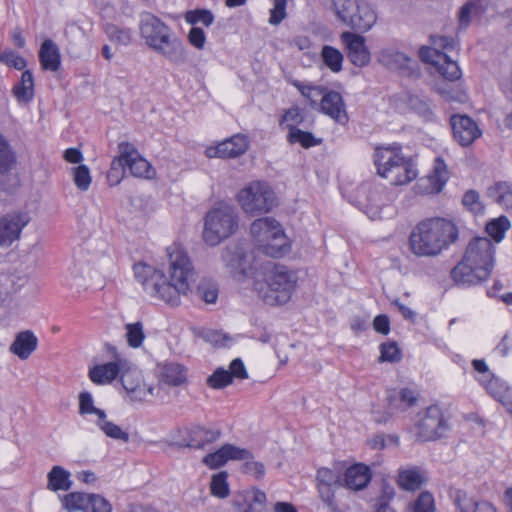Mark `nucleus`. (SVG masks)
<instances>
[{"label": "nucleus", "instance_id": "nucleus-1", "mask_svg": "<svg viewBox=\"0 0 512 512\" xmlns=\"http://www.w3.org/2000/svg\"><path fill=\"white\" fill-rule=\"evenodd\" d=\"M169 278L155 267L146 263L133 266L134 276L145 293L153 299L177 307L181 296L190 291V281L194 277V267L187 252L180 244L174 243L167 248Z\"/></svg>", "mask_w": 512, "mask_h": 512}, {"label": "nucleus", "instance_id": "nucleus-2", "mask_svg": "<svg viewBox=\"0 0 512 512\" xmlns=\"http://www.w3.org/2000/svg\"><path fill=\"white\" fill-rule=\"evenodd\" d=\"M459 238L456 224L446 218L433 217L420 221L409 236L411 252L418 257H435Z\"/></svg>", "mask_w": 512, "mask_h": 512}, {"label": "nucleus", "instance_id": "nucleus-3", "mask_svg": "<svg viewBox=\"0 0 512 512\" xmlns=\"http://www.w3.org/2000/svg\"><path fill=\"white\" fill-rule=\"evenodd\" d=\"M495 247L487 237L473 238L462 260L452 269L453 281L462 286L477 285L486 281L494 268Z\"/></svg>", "mask_w": 512, "mask_h": 512}, {"label": "nucleus", "instance_id": "nucleus-4", "mask_svg": "<svg viewBox=\"0 0 512 512\" xmlns=\"http://www.w3.org/2000/svg\"><path fill=\"white\" fill-rule=\"evenodd\" d=\"M139 31L145 44L175 65L188 59L183 41L160 18L150 12L140 14Z\"/></svg>", "mask_w": 512, "mask_h": 512}, {"label": "nucleus", "instance_id": "nucleus-5", "mask_svg": "<svg viewBox=\"0 0 512 512\" xmlns=\"http://www.w3.org/2000/svg\"><path fill=\"white\" fill-rule=\"evenodd\" d=\"M296 283V275L286 266L268 263L264 282L256 281L254 289L264 303L282 305L291 299Z\"/></svg>", "mask_w": 512, "mask_h": 512}, {"label": "nucleus", "instance_id": "nucleus-6", "mask_svg": "<svg viewBox=\"0 0 512 512\" xmlns=\"http://www.w3.org/2000/svg\"><path fill=\"white\" fill-rule=\"evenodd\" d=\"M250 233L257 249L267 256L278 258L289 251L287 237L280 223L272 217L254 220L250 226Z\"/></svg>", "mask_w": 512, "mask_h": 512}, {"label": "nucleus", "instance_id": "nucleus-7", "mask_svg": "<svg viewBox=\"0 0 512 512\" xmlns=\"http://www.w3.org/2000/svg\"><path fill=\"white\" fill-rule=\"evenodd\" d=\"M238 229L235 209L224 202L212 207L204 217L203 239L210 246H216L232 236Z\"/></svg>", "mask_w": 512, "mask_h": 512}, {"label": "nucleus", "instance_id": "nucleus-8", "mask_svg": "<svg viewBox=\"0 0 512 512\" xmlns=\"http://www.w3.org/2000/svg\"><path fill=\"white\" fill-rule=\"evenodd\" d=\"M119 155L112 160L108 179L118 178L125 167L130 170L131 175L138 178L152 179L155 176V170L151 164L144 159L135 146L128 142L118 144ZM119 183L116 179L115 184Z\"/></svg>", "mask_w": 512, "mask_h": 512}, {"label": "nucleus", "instance_id": "nucleus-9", "mask_svg": "<svg viewBox=\"0 0 512 512\" xmlns=\"http://www.w3.org/2000/svg\"><path fill=\"white\" fill-rule=\"evenodd\" d=\"M337 17L351 29L366 32L377 21V15L371 5L366 1L344 0L338 4L332 0Z\"/></svg>", "mask_w": 512, "mask_h": 512}, {"label": "nucleus", "instance_id": "nucleus-10", "mask_svg": "<svg viewBox=\"0 0 512 512\" xmlns=\"http://www.w3.org/2000/svg\"><path fill=\"white\" fill-rule=\"evenodd\" d=\"M221 260L236 280L253 275L257 269L254 251L249 250L243 242H233L227 245L222 250Z\"/></svg>", "mask_w": 512, "mask_h": 512}, {"label": "nucleus", "instance_id": "nucleus-11", "mask_svg": "<svg viewBox=\"0 0 512 512\" xmlns=\"http://www.w3.org/2000/svg\"><path fill=\"white\" fill-rule=\"evenodd\" d=\"M242 209L251 215L267 213L276 205V197L265 182H252L238 193Z\"/></svg>", "mask_w": 512, "mask_h": 512}, {"label": "nucleus", "instance_id": "nucleus-12", "mask_svg": "<svg viewBox=\"0 0 512 512\" xmlns=\"http://www.w3.org/2000/svg\"><path fill=\"white\" fill-rule=\"evenodd\" d=\"M416 438L420 442L436 441L448 430V423L438 405L426 408L416 424Z\"/></svg>", "mask_w": 512, "mask_h": 512}, {"label": "nucleus", "instance_id": "nucleus-13", "mask_svg": "<svg viewBox=\"0 0 512 512\" xmlns=\"http://www.w3.org/2000/svg\"><path fill=\"white\" fill-rule=\"evenodd\" d=\"M343 487L340 469L321 467L316 474V488L319 498L330 512H344L336 499V489Z\"/></svg>", "mask_w": 512, "mask_h": 512}, {"label": "nucleus", "instance_id": "nucleus-14", "mask_svg": "<svg viewBox=\"0 0 512 512\" xmlns=\"http://www.w3.org/2000/svg\"><path fill=\"white\" fill-rule=\"evenodd\" d=\"M181 438L176 443L178 447L203 449L206 445L217 441L221 436V431L216 428H207L200 425H194L180 431Z\"/></svg>", "mask_w": 512, "mask_h": 512}, {"label": "nucleus", "instance_id": "nucleus-15", "mask_svg": "<svg viewBox=\"0 0 512 512\" xmlns=\"http://www.w3.org/2000/svg\"><path fill=\"white\" fill-rule=\"evenodd\" d=\"M30 222L26 212H12L0 218V246H10L20 238L23 228Z\"/></svg>", "mask_w": 512, "mask_h": 512}, {"label": "nucleus", "instance_id": "nucleus-16", "mask_svg": "<svg viewBox=\"0 0 512 512\" xmlns=\"http://www.w3.org/2000/svg\"><path fill=\"white\" fill-rule=\"evenodd\" d=\"M340 39L347 50V57L356 67H365L371 61V53L362 35L345 31Z\"/></svg>", "mask_w": 512, "mask_h": 512}, {"label": "nucleus", "instance_id": "nucleus-17", "mask_svg": "<svg viewBox=\"0 0 512 512\" xmlns=\"http://www.w3.org/2000/svg\"><path fill=\"white\" fill-rule=\"evenodd\" d=\"M450 124L454 139L463 147H468L482 135L478 124L467 115H452Z\"/></svg>", "mask_w": 512, "mask_h": 512}, {"label": "nucleus", "instance_id": "nucleus-18", "mask_svg": "<svg viewBox=\"0 0 512 512\" xmlns=\"http://www.w3.org/2000/svg\"><path fill=\"white\" fill-rule=\"evenodd\" d=\"M249 147L248 138L242 134H236L216 146H209L205 150L208 158H236L244 154Z\"/></svg>", "mask_w": 512, "mask_h": 512}, {"label": "nucleus", "instance_id": "nucleus-19", "mask_svg": "<svg viewBox=\"0 0 512 512\" xmlns=\"http://www.w3.org/2000/svg\"><path fill=\"white\" fill-rule=\"evenodd\" d=\"M126 368H128L127 360L116 354L113 361L91 367L88 375L93 383L102 385L111 383Z\"/></svg>", "mask_w": 512, "mask_h": 512}, {"label": "nucleus", "instance_id": "nucleus-20", "mask_svg": "<svg viewBox=\"0 0 512 512\" xmlns=\"http://www.w3.org/2000/svg\"><path fill=\"white\" fill-rule=\"evenodd\" d=\"M321 95V111L340 124L347 123L348 115L341 94L325 89Z\"/></svg>", "mask_w": 512, "mask_h": 512}, {"label": "nucleus", "instance_id": "nucleus-21", "mask_svg": "<svg viewBox=\"0 0 512 512\" xmlns=\"http://www.w3.org/2000/svg\"><path fill=\"white\" fill-rule=\"evenodd\" d=\"M267 502L266 493L257 487L247 489L233 499V505L236 508L245 504L242 512H265Z\"/></svg>", "mask_w": 512, "mask_h": 512}, {"label": "nucleus", "instance_id": "nucleus-22", "mask_svg": "<svg viewBox=\"0 0 512 512\" xmlns=\"http://www.w3.org/2000/svg\"><path fill=\"white\" fill-rule=\"evenodd\" d=\"M372 478L370 468L362 463L354 464L346 469L343 487L349 490L360 491L367 487Z\"/></svg>", "mask_w": 512, "mask_h": 512}, {"label": "nucleus", "instance_id": "nucleus-23", "mask_svg": "<svg viewBox=\"0 0 512 512\" xmlns=\"http://www.w3.org/2000/svg\"><path fill=\"white\" fill-rule=\"evenodd\" d=\"M404 156L398 147H378L374 153V164L381 177L390 176L389 170L397 165Z\"/></svg>", "mask_w": 512, "mask_h": 512}, {"label": "nucleus", "instance_id": "nucleus-24", "mask_svg": "<svg viewBox=\"0 0 512 512\" xmlns=\"http://www.w3.org/2000/svg\"><path fill=\"white\" fill-rule=\"evenodd\" d=\"M479 382L495 400L502 403L504 406L512 404V388H510L505 381L494 375H486L482 376Z\"/></svg>", "mask_w": 512, "mask_h": 512}, {"label": "nucleus", "instance_id": "nucleus-25", "mask_svg": "<svg viewBox=\"0 0 512 512\" xmlns=\"http://www.w3.org/2000/svg\"><path fill=\"white\" fill-rule=\"evenodd\" d=\"M486 196L508 213H512V184L509 182L498 181L493 183L487 188Z\"/></svg>", "mask_w": 512, "mask_h": 512}, {"label": "nucleus", "instance_id": "nucleus-26", "mask_svg": "<svg viewBox=\"0 0 512 512\" xmlns=\"http://www.w3.org/2000/svg\"><path fill=\"white\" fill-rule=\"evenodd\" d=\"M38 339L33 332L27 330L18 333L10 345V352L25 360L36 350Z\"/></svg>", "mask_w": 512, "mask_h": 512}, {"label": "nucleus", "instance_id": "nucleus-27", "mask_svg": "<svg viewBox=\"0 0 512 512\" xmlns=\"http://www.w3.org/2000/svg\"><path fill=\"white\" fill-rule=\"evenodd\" d=\"M390 176H385L393 185H405L417 177V170L411 160L403 157L401 161L389 170Z\"/></svg>", "mask_w": 512, "mask_h": 512}, {"label": "nucleus", "instance_id": "nucleus-28", "mask_svg": "<svg viewBox=\"0 0 512 512\" xmlns=\"http://www.w3.org/2000/svg\"><path fill=\"white\" fill-rule=\"evenodd\" d=\"M39 60L44 70L55 72L60 68V52L57 45L51 39H46L41 44Z\"/></svg>", "mask_w": 512, "mask_h": 512}, {"label": "nucleus", "instance_id": "nucleus-29", "mask_svg": "<svg viewBox=\"0 0 512 512\" xmlns=\"http://www.w3.org/2000/svg\"><path fill=\"white\" fill-rule=\"evenodd\" d=\"M161 382L178 387L187 383V369L179 363H166L161 369Z\"/></svg>", "mask_w": 512, "mask_h": 512}, {"label": "nucleus", "instance_id": "nucleus-30", "mask_svg": "<svg viewBox=\"0 0 512 512\" xmlns=\"http://www.w3.org/2000/svg\"><path fill=\"white\" fill-rule=\"evenodd\" d=\"M12 94L19 103H29L34 97V78L32 72L25 70L22 72L20 81L12 88Z\"/></svg>", "mask_w": 512, "mask_h": 512}, {"label": "nucleus", "instance_id": "nucleus-31", "mask_svg": "<svg viewBox=\"0 0 512 512\" xmlns=\"http://www.w3.org/2000/svg\"><path fill=\"white\" fill-rule=\"evenodd\" d=\"M70 472L61 466H53L47 475V488L51 491H68L72 487Z\"/></svg>", "mask_w": 512, "mask_h": 512}, {"label": "nucleus", "instance_id": "nucleus-32", "mask_svg": "<svg viewBox=\"0 0 512 512\" xmlns=\"http://www.w3.org/2000/svg\"><path fill=\"white\" fill-rule=\"evenodd\" d=\"M417 400L414 391L408 388H403L399 392H393L387 397L389 408L396 411H404L414 406Z\"/></svg>", "mask_w": 512, "mask_h": 512}, {"label": "nucleus", "instance_id": "nucleus-33", "mask_svg": "<svg viewBox=\"0 0 512 512\" xmlns=\"http://www.w3.org/2000/svg\"><path fill=\"white\" fill-rule=\"evenodd\" d=\"M424 479L417 467L400 469L398 472L397 483L399 487L406 491H416L420 489Z\"/></svg>", "mask_w": 512, "mask_h": 512}, {"label": "nucleus", "instance_id": "nucleus-34", "mask_svg": "<svg viewBox=\"0 0 512 512\" xmlns=\"http://www.w3.org/2000/svg\"><path fill=\"white\" fill-rule=\"evenodd\" d=\"M121 383L127 393L131 394L136 399L145 397L146 388L141 383L140 377L137 373L128 371L127 368L121 371Z\"/></svg>", "mask_w": 512, "mask_h": 512}, {"label": "nucleus", "instance_id": "nucleus-35", "mask_svg": "<svg viewBox=\"0 0 512 512\" xmlns=\"http://www.w3.org/2000/svg\"><path fill=\"white\" fill-rule=\"evenodd\" d=\"M96 425L99 429L109 438L120 440L123 442L129 441V433L123 431L118 425L107 420L105 412H99V417L96 420Z\"/></svg>", "mask_w": 512, "mask_h": 512}, {"label": "nucleus", "instance_id": "nucleus-36", "mask_svg": "<svg viewBox=\"0 0 512 512\" xmlns=\"http://www.w3.org/2000/svg\"><path fill=\"white\" fill-rule=\"evenodd\" d=\"M448 178L447 165L442 158L437 157L434 161L432 173L428 176L429 182L433 185L431 191L441 192Z\"/></svg>", "mask_w": 512, "mask_h": 512}, {"label": "nucleus", "instance_id": "nucleus-37", "mask_svg": "<svg viewBox=\"0 0 512 512\" xmlns=\"http://www.w3.org/2000/svg\"><path fill=\"white\" fill-rule=\"evenodd\" d=\"M104 32L112 43L122 46H128L132 43L133 32L130 28L108 23L104 27Z\"/></svg>", "mask_w": 512, "mask_h": 512}, {"label": "nucleus", "instance_id": "nucleus-38", "mask_svg": "<svg viewBox=\"0 0 512 512\" xmlns=\"http://www.w3.org/2000/svg\"><path fill=\"white\" fill-rule=\"evenodd\" d=\"M90 495L81 492H71L62 498V504L66 511L75 512L83 510L89 512Z\"/></svg>", "mask_w": 512, "mask_h": 512}, {"label": "nucleus", "instance_id": "nucleus-39", "mask_svg": "<svg viewBox=\"0 0 512 512\" xmlns=\"http://www.w3.org/2000/svg\"><path fill=\"white\" fill-rule=\"evenodd\" d=\"M320 55L323 63L330 71L338 73L342 70L344 56L340 50L330 45H324Z\"/></svg>", "mask_w": 512, "mask_h": 512}, {"label": "nucleus", "instance_id": "nucleus-40", "mask_svg": "<svg viewBox=\"0 0 512 512\" xmlns=\"http://www.w3.org/2000/svg\"><path fill=\"white\" fill-rule=\"evenodd\" d=\"M16 164V155L8 140L0 133V175L9 172Z\"/></svg>", "mask_w": 512, "mask_h": 512}, {"label": "nucleus", "instance_id": "nucleus-41", "mask_svg": "<svg viewBox=\"0 0 512 512\" xmlns=\"http://www.w3.org/2000/svg\"><path fill=\"white\" fill-rule=\"evenodd\" d=\"M409 60L406 54L392 49L382 50L379 54V62L389 69H400Z\"/></svg>", "mask_w": 512, "mask_h": 512}, {"label": "nucleus", "instance_id": "nucleus-42", "mask_svg": "<svg viewBox=\"0 0 512 512\" xmlns=\"http://www.w3.org/2000/svg\"><path fill=\"white\" fill-rule=\"evenodd\" d=\"M196 294L206 304H214L218 299L219 288L213 280L202 279L198 283Z\"/></svg>", "mask_w": 512, "mask_h": 512}, {"label": "nucleus", "instance_id": "nucleus-43", "mask_svg": "<svg viewBox=\"0 0 512 512\" xmlns=\"http://www.w3.org/2000/svg\"><path fill=\"white\" fill-rule=\"evenodd\" d=\"M510 221L504 215L499 216L486 224L485 230L487 234L493 238L496 243L503 240L506 231L510 228Z\"/></svg>", "mask_w": 512, "mask_h": 512}, {"label": "nucleus", "instance_id": "nucleus-44", "mask_svg": "<svg viewBox=\"0 0 512 512\" xmlns=\"http://www.w3.org/2000/svg\"><path fill=\"white\" fill-rule=\"evenodd\" d=\"M228 474L225 471H221L212 476L210 482L211 494L220 499L227 498L229 496V484L227 481Z\"/></svg>", "mask_w": 512, "mask_h": 512}, {"label": "nucleus", "instance_id": "nucleus-45", "mask_svg": "<svg viewBox=\"0 0 512 512\" xmlns=\"http://www.w3.org/2000/svg\"><path fill=\"white\" fill-rule=\"evenodd\" d=\"M288 141L291 144L299 143L306 149L321 143V139H316L311 132L299 128H291V132L288 133Z\"/></svg>", "mask_w": 512, "mask_h": 512}, {"label": "nucleus", "instance_id": "nucleus-46", "mask_svg": "<svg viewBox=\"0 0 512 512\" xmlns=\"http://www.w3.org/2000/svg\"><path fill=\"white\" fill-rule=\"evenodd\" d=\"M184 18L185 21L190 25L201 23L205 27L212 25L215 19L213 13L208 9L189 10L185 13Z\"/></svg>", "mask_w": 512, "mask_h": 512}, {"label": "nucleus", "instance_id": "nucleus-47", "mask_svg": "<svg viewBox=\"0 0 512 512\" xmlns=\"http://www.w3.org/2000/svg\"><path fill=\"white\" fill-rule=\"evenodd\" d=\"M125 329L128 345L132 348L140 347L145 339L143 324L140 321L129 323L126 324Z\"/></svg>", "mask_w": 512, "mask_h": 512}, {"label": "nucleus", "instance_id": "nucleus-48", "mask_svg": "<svg viewBox=\"0 0 512 512\" xmlns=\"http://www.w3.org/2000/svg\"><path fill=\"white\" fill-rule=\"evenodd\" d=\"M436 68L449 81H456L461 78L462 73L457 62L451 60L446 54L445 59H441L440 64H437Z\"/></svg>", "mask_w": 512, "mask_h": 512}, {"label": "nucleus", "instance_id": "nucleus-49", "mask_svg": "<svg viewBox=\"0 0 512 512\" xmlns=\"http://www.w3.org/2000/svg\"><path fill=\"white\" fill-rule=\"evenodd\" d=\"M71 172L76 187L81 191H87L92 181L89 168L86 165L80 164L72 168Z\"/></svg>", "mask_w": 512, "mask_h": 512}, {"label": "nucleus", "instance_id": "nucleus-50", "mask_svg": "<svg viewBox=\"0 0 512 512\" xmlns=\"http://www.w3.org/2000/svg\"><path fill=\"white\" fill-rule=\"evenodd\" d=\"M462 204L475 215L484 213V205L480 200V194L476 190L466 191L462 197Z\"/></svg>", "mask_w": 512, "mask_h": 512}, {"label": "nucleus", "instance_id": "nucleus-51", "mask_svg": "<svg viewBox=\"0 0 512 512\" xmlns=\"http://www.w3.org/2000/svg\"><path fill=\"white\" fill-rule=\"evenodd\" d=\"M232 382V375L228 370L217 368L207 379V384L213 389H222Z\"/></svg>", "mask_w": 512, "mask_h": 512}, {"label": "nucleus", "instance_id": "nucleus-52", "mask_svg": "<svg viewBox=\"0 0 512 512\" xmlns=\"http://www.w3.org/2000/svg\"><path fill=\"white\" fill-rule=\"evenodd\" d=\"M379 362H398L401 360V351L396 342H388L380 345Z\"/></svg>", "mask_w": 512, "mask_h": 512}, {"label": "nucleus", "instance_id": "nucleus-53", "mask_svg": "<svg viewBox=\"0 0 512 512\" xmlns=\"http://www.w3.org/2000/svg\"><path fill=\"white\" fill-rule=\"evenodd\" d=\"M412 512H435L432 494L427 491L420 493L412 504Z\"/></svg>", "mask_w": 512, "mask_h": 512}, {"label": "nucleus", "instance_id": "nucleus-54", "mask_svg": "<svg viewBox=\"0 0 512 512\" xmlns=\"http://www.w3.org/2000/svg\"><path fill=\"white\" fill-rule=\"evenodd\" d=\"M367 200L372 207L380 208L389 200L384 187L381 185L371 186L368 190Z\"/></svg>", "mask_w": 512, "mask_h": 512}, {"label": "nucleus", "instance_id": "nucleus-55", "mask_svg": "<svg viewBox=\"0 0 512 512\" xmlns=\"http://www.w3.org/2000/svg\"><path fill=\"white\" fill-rule=\"evenodd\" d=\"M0 62L17 70H23L26 67V60L12 50H5L1 52Z\"/></svg>", "mask_w": 512, "mask_h": 512}, {"label": "nucleus", "instance_id": "nucleus-56", "mask_svg": "<svg viewBox=\"0 0 512 512\" xmlns=\"http://www.w3.org/2000/svg\"><path fill=\"white\" fill-rule=\"evenodd\" d=\"M419 57L425 63H430L435 67L440 64L441 59H445V53L436 47L422 46L419 49Z\"/></svg>", "mask_w": 512, "mask_h": 512}, {"label": "nucleus", "instance_id": "nucleus-57", "mask_svg": "<svg viewBox=\"0 0 512 512\" xmlns=\"http://www.w3.org/2000/svg\"><path fill=\"white\" fill-rule=\"evenodd\" d=\"M224 449L227 462L229 460H239L245 462L246 460L253 459V454L248 449L240 448L233 444H225Z\"/></svg>", "mask_w": 512, "mask_h": 512}, {"label": "nucleus", "instance_id": "nucleus-58", "mask_svg": "<svg viewBox=\"0 0 512 512\" xmlns=\"http://www.w3.org/2000/svg\"><path fill=\"white\" fill-rule=\"evenodd\" d=\"M202 462L211 469H217L227 463L226 453L224 445L221 446L217 451L207 454Z\"/></svg>", "mask_w": 512, "mask_h": 512}, {"label": "nucleus", "instance_id": "nucleus-59", "mask_svg": "<svg viewBox=\"0 0 512 512\" xmlns=\"http://www.w3.org/2000/svg\"><path fill=\"white\" fill-rule=\"evenodd\" d=\"M243 473L253 476L257 480H261L265 476V466L262 462L253 459L246 460L241 467Z\"/></svg>", "mask_w": 512, "mask_h": 512}, {"label": "nucleus", "instance_id": "nucleus-60", "mask_svg": "<svg viewBox=\"0 0 512 512\" xmlns=\"http://www.w3.org/2000/svg\"><path fill=\"white\" fill-rule=\"evenodd\" d=\"M303 121V117L301 114V110L299 107H291L285 111L280 120V125L286 124L289 132H291V128H297L296 125L300 124Z\"/></svg>", "mask_w": 512, "mask_h": 512}, {"label": "nucleus", "instance_id": "nucleus-61", "mask_svg": "<svg viewBox=\"0 0 512 512\" xmlns=\"http://www.w3.org/2000/svg\"><path fill=\"white\" fill-rule=\"evenodd\" d=\"M99 412H105L102 409L96 408L93 404V398L89 392H82L79 395V413L84 414H95L99 417Z\"/></svg>", "mask_w": 512, "mask_h": 512}, {"label": "nucleus", "instance_id": "nucleus-62", "mask_svg": "<svg viewBox=\"0 0 512 512\" xmlns=\"http://www.w3.org/2000/svg\"><path fill=\"white\" fill-rule=\"evenodd\" d=\"M286 0H274V7L270 10L269 23L279 25L286 17Z\"/></svg>", "mask_w": 512, "mask_h": 512}, {"label": "nucleus", "instance_id": "nucleus-63", "mask_svg": "<svg viewBox=\"0 0 512 512\" xmlns=\"http://www.w3.org/2000/svg\"><path fill=\"white\" fill-rule=\"evenodd\" d=\"M111 504L102 496L90 494L89 512H111Z\"/></svg>", "mask_w": 512, "mask_h": 512}, {"label": "nucleus", "instance_id": "nucleus-64", "mask_svg": "<svg viewBox=\"0 0 512 512\" xmlns=\"http://www.w3.org/2000/svg\"><path fill=\"white\" fill-rule=\"evenodd\" d=\"M189 43L198 50H202L206 42V34L202 28L192 27L188 32Z\"/></svg>", "mask_w": 512, "mask_h": 512}]
</instances>
